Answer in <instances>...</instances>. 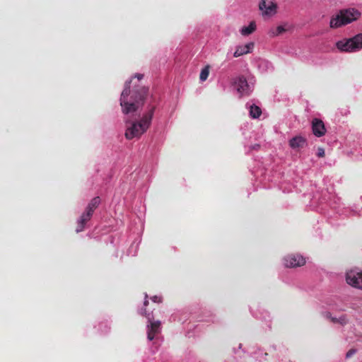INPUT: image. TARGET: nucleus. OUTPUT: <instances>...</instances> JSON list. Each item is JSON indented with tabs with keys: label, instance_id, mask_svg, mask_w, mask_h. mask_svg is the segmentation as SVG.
Segmentation results:
<instances>
[{
	"label": "nucleus",
	"instance_id": "obj_1",
	"mask_svg": "<svg viewBox=\"0 0 362 362\" xmlns=\"http://www.w3.org/2000/svg\"><path fill=\"white\" fill-rule=\"evenodd\" d=\"M131 83L132 80L129 82H126L120 97V105L122 112L126 115L136 112L140 105H143L148 93V88L145 86L139 87L135 85L130 95Z\"/></svg>",
	"mask_w": 362,
	"mask_h": 362
},
{
	"label": "nucleus",
	"instance_id": "obj_2",
	"mask_svg": "<svg viewBox=\"0 0 362 362\" xmlns=\"http://www.w3.org/2000/svg\"><path fill=\"white\" fill-rule=\"evenodd\" d=\"M156 107H151L139 121L133 122L125 132V137L128 140L139 138L149 128Z\"/></svg>",
	"mask_w": 362,
	"mask_h": 362
},
{
	"label": "nucleus",
	"instance_id": "obj_3",
	"mask_svg": "<svg viewBox=\"0 0 362 362\" xmlns=\"http://www.w3.org/2000/svg\"><path fill=\"white\" fill-rule=\"evenodd\" d=\"M361 16V13L356 8H349L341 9L338 14L333 16L329 23L330 28H337L356 21Z\"/></svg>",
	"mask_w": 362,
	"mask_h": 362
},
{
	"label": "nucleus",
	"instance_id": "obj_4",
	"mask_svg": "<svg viewBox=\"0 0 362 362\" xmlns=\"http://www.w3.org/2000/svg\"><path fill=\"white\" fill-rule=\"evenodd\" d=\"M336 47L341 52H354L360 50L362 48V33L349 39L338 41Z\"/></svg>",
	"mask_w": 362,
	"mask_h": 362
},
{
	"label": "nucleus",
	"instance_id": "obj_5",
	"mask_svg": "<svg viewBox=\"0 0 362 362\" xmlns=\"http://www.w3.org/2000/svg\"><path fill=\"white\" fill-rule=\"evenodd\" d=\"M283 261L284 266L288 268L302 267L305 264V258L298 254L288 255L284 257Z\"/></svg>",
	"mask_w": 362,
	"mask_h": 362
},
{
	"label": "nucleus",
	"instance_id": "obj_6",
	"mask_svg": "<svg viewBox=\"0 0 362 362\" xmlns=\"http://www.w3.org/2000/svg\"><path fill=\"white\" fill-rule=\"evenodd\" d=\"M346 283L352 287L362 290V272L350 270L346 274Z\"/></svg>",
	"mask_w": 362,
	"mask_h": 362
},
{
	"label": "nucleus",
	"instance_id": "obj_7",
	"mask_svg": "<svg viewBox=\"0 0 362 362\" xmlns=\"http://www.w3.org/2000/svg\"><path fill=\"white\" fill-rule=\"evenodd\" d=\"M147 337L148 340L152 341L160 332L161 323L159 320L153 321L151 316H147Z\"/></svg>",
	"mask_w": 362,
	"mask_h": 362
},
{
	"label": "nucleus",
	"instance_id": "obj_8",
	"mask_svg": "<svg viewBox=\"0 0 362 362\" xmlns=\"http://www.w3.org/2000/svg\"><path fill=\"white\" fill-rule=\"evenodd\" d=\"M234 85L240 95H248L250 92V86L246 78L243 76H239L235 79Z\"/></svg>",
	"mask_w": 362,
	"mask_h": 362
},
{
	"label": "nucleus",
	"instance_id": "obj_9",
	"mask_svg": "<svg viewBox=\"0 0 362 362\" xmlns=\"http://www.w3.org/2000/svg\"><path fill=\"white\" fill-rule=\"evenodd\" d=\"M259 8L264 14L272 16L276 13L277 6L272 0H262Z\"/></svg>",
	"mask_w": 362,
	"mask_h": 362
},
{
	"label": "nucleus",
	"instance_id": "obj_10",
	"mask_svg": "<svg viewBox=\"0 0 362 362\" xmlns=\"http://www.w3.org/2000/svg\"><path fill=\"white\" fill-rule=\"evenodd\" d=\"M312 130L313 134L317 137H321L326 133L324 122L317 118H315L312 121Z\"/></svg>",
	"mask_w": 362,
	"mask_h": 362
},
{
	"label": "nucleus",
	"instance_id": "obj_11",
	"mask_svg": "<svg viewBox=\"0 0 362 362\" xmlns=\"http://www.w3.org/2000/svg\"><path fill=\"white\" fill-rule=\"evenodd\" d=\"M93 212L91 211H89L88 210H87L86 209V211L85 212H83L82 214V215L81 216L78 221V225H77V227H76V232L78 233V232H81L82 230H83L84 228H85V226L86 224L87 223V222L88 221L90 220L92 216H93Z\"/></svg>",
	"mask_w": 362,
	"mask_h": 362
},
{
	"label": "nucleus",
	"instance_id": "obj_12",
	"mask_svg": "<svg viewBox=\"0 0 362 362\" xmlns=\"http://www.w3.org/2000/svg\"><path fill=\"white\" fill-rule=\"evenodd\" d=\"M307 145L306 139L301 136H296L289 141V146L293 149H300Z\"/></svg>",
	"mask_w": 362,
	"mask_h": 362
},
{
	"label": "nucleus",
	"instance_id": "obj_13",
	"mask_svg": "<svg viewBox=\"0 0 362 362\" xmlns=\"http://www.w3.org/2000/svg\"><path fill=\"white\" fill-rule=\"evenodd\" d=\"M254 45H255L253 42H249L243 46L238 47L233 54V56L235 57H238L243 54L250 53L252 51V49L254 48Z\"/></svg>",
	"mask_w": 362,
	"mask_h": 362
},
{
	"label": "nucleus",
	"instance_id": "obj_14",
	"mask_svg": "<svg viewBox=\"0 0 362 362\" xmlns=\"http://www.w3.org/2000/svg\"><path fill=\"white\" fill-rule=\"evenodd\" d=\"M256 30V24L255 21H251L248 26H244L240 30L243 35H249Z\"/></svg>",
	"mask_w": 362,
	"mask_h": 362
},
{
	"label": "nucleus",
	"instance_id": "obj_15",
	"mask_svg": "<svg viewBox=\"0 0 362 362\" xmlns=\"http://www.w3.org/2000/svg\"><path fill=\"white\" fill-rule=\"evenodd\" d=\"M100 203V199L99 197L93 198L89 204H88L86 209L89 211L94 212V211L98 207Z\"/></svg>",
	"mask_w": 362,
	"mask_h": 362
},
{
	"label": "nucleus",
	"instance_id": "obj_16",
	"mask_svg": "<svg viewBox=\"0 0 362 362\" xmlns=\"http://www.w3.org/2000/svg\"><path fill=\"white\" fill-rule=\"evenodd\" d=\"M262 115L261 108L255 105H252L250 107V115L252 118H258Z\"/></svg>",
	"mask_w": 362,
	"mask_h": 362
},
{
	"label": "nucleus",
	"instance_id": "obj_17",
	"mask_svg": "<svg viewBox=\"0 0 362 362\" xmlns=\"http://www.w3.org/2000/svg\"><path fill=\"white\" fill-rule=\"evenodd\" d=\"M332 322L333 323H339L341 325H345L348 323V319L346 315H341L339 318L332 317Z\"/></svg>",
	"mask_w": 362,
	"mask_h": 362
},
{
	"label": "nucleus",
	"instance_id": "obj_18",
	"mask_svg": "<svg viewBox=\"0 0 362 362\" xmlns=\"http://www.w3.org/2000/svg\"><path fill=\"white\" fill-rule=\"evenodd\" d=\"M209 75V66H206L204 69H202L199 78L202 81H204L207 79Z\"/></svg>",
	"mask_w": 362,
	"mask_h": 362
},
{
	"label": "nucleus",
	"instance_id": "obj_19",
	"mask_svg": "<svg viewBox=\"0 0 362 362\" xmlns=\"http://www.w3.org/2000/svg\"><path fill=\"white\" fill-rule=\"evenodd\" d=\"M286 29L283 26V25H279L276 28L275 30H271V35L272 36H277V35H279L281 34H282L283 33L286 32Z\"/></svg>",
	"mask_w": 362,
	"mask_h": 362
},
{
	"label": "nucleus",
	"instance_id": "obj_20",
	"mask_svg": "<svg viewBox=\"0 0 362 362\" xmlns=\"http://www.w3.org/2000/svg\"><path fill=\"white\" fill-rule=\"evenodd\" d=\"M356 353V349H351L346 354V358H351L354 354Z\"/></svg>",
	"mask_w": 362,
	"mask_h": 362
},
{
	"label": "nucleus",
	"instance_id": "obj_21",
	"mask_svg": "<svg viewBox=\"0 0 362 362\" xmlns=\"http://www.w3.org/2000/svg\"><path fill=\"white\" fill-rule=\"evenodd\" d=\"M325 150H324V148H318L317 156L318 157L322 158V157H324V156H325Z\"/></svg>",
	"mask_w": 362,
	"mask_h": 362
},
{
	"label": "nucleus",
	"instance_id": "obj_22",
	"mask_svg": "<svg viewBox=\"0 0 362 362\" xmlns=\"http://www.w3.org/2000/svg\"><path fill=\"white\" fill-rule=\"evenodd\" d=\"M140 315L145 316L147 318V316H151L150 314H148L146 308H141L139 311Z\"/></svg>",
	"mask_w": 362,
	"mask_h": 362
},
{
	"label": "nucleus",
	"instance_id": "obj_23",
	"mask_svg": "<svg viewBox=\"0 0 362 362\" xmlns=\"http://www.w3.org/2000/svg\"><path fill=\"white\" fill-rule=\"evenodd\" d=\"M143 77H144V75L141 74H136L135 75V78H136L138 79V81L141 80L143 78Z\"/></svg>",
	"mask_w": 362,
	"mask_h": 362
},
{
	"label": "nucleus",
	"instance_id": "obj_24",
	"mask_svg": "<svg viewBox=\"0 0 362 362\" xmlns=\"http://www.w3.org/2000/svg\"><path fill=\"white\" fill-rule=\"evenodd\" d=\"M325 317H327V319H329L332 321V317H333L332 316L330 313H329V312L325 313Z\"/></svg>",
	"mask_w": 362,
	"mask_h": 362
},
{
	"label": "nucleus",
	"instance_id": "obj_25",
	"mask_svg": "<svg viewBox=\"0 0 362 362\" xmlns=\"http://www.w3.org/2000/svg\"><path fill=\"white\" fill-rule=\"evenodd\" d=\"M260 148V146L259 144H255L252 146V148L255 150H258Z\"/></svg>",
	"mask_w": 362,
	"mask_h": 362
},
{
	"label": "nucleus",
	"instance_id": "obj_26",
	"mask_svg": "<svg viewBox=\"0 0 362 362\" xmlns=\"http://www.w3.org/2000/svg\"><path fill=\"white\" fill-rule=\"evenodd\" d=\"M152 300H153L154 302H158V301H159L158 297H157V296H153V297L152 298Z\"/></svg>",
	"mask_w": 362,
	"mask_h": 362
},
{
	"label": "nucleus",
	"instance_id": "obj_27",
	"mask_svg": "<svg viewBox=\"0 0 362 362\" xmlns=\"http://www.w3.org/2000/svg\"><path fill=\"white\" fill-rule=\"evenodd\" d=\"M148 304V300L146 299L144 303V305L146 307V306H147Z\"/></svg>",
	"mask_w": 362,
	"mask_h": 362
}]
</instances>
